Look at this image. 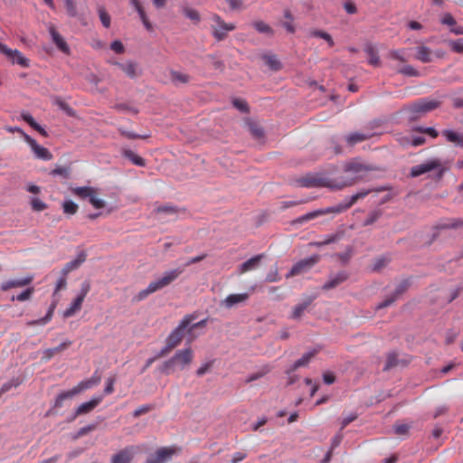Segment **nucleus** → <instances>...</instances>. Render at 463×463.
Listing matches in <instances>:
<instances>
[{"mask_svg": "<svg viewBox=\"0 0 463 463\" xmlns=\"http://www.w3.org/2000/svg\"><path fill=\"white\" fill-rule=\"evenodd\" d=\"M171 80L175 83H187L190 80V77L187 74L173 71H171Z\"/></svg>", "mask_w": 463, "mask_h": 463, "instance_id": "nucleus-46", "label": "nucleus"}, {"mask_svg": "<svg viewBox=\"0 0 463 463\" xmlns=\"http://www.w3.org/2000/svg\"><path fill=\"white\" fill-rule=\"evenodd\" d=\"M102 399V396H95L90 401L81 403L76 409L74 415L71 416L68 420L73 421L78 416L92 411L101 402Z\"/></svg>", "mask_w": 463, "mask_h": 463, "instance_id": "nucleus-16", "label": "nucleus"}, {"mask_svg": "<svg viewBox=\"0 0 463 463\" xmlns=\"http://www.w3.org/2000/svg\"><path fill=\"white\" fill-rule=\"evenodd\" d=\"M312 301L313 298H308L302 303H299L297 306H295L289 317L294 320L300 319L303 317L306 310L311 305Z\"/></svg>", "mask_w": 463, "mask_h": 463, "instance_id": "nucleus-27", "label": "nucleus"}, {"mask_svg": "<svg viewBox=\"0 0 463 463\" xmlns=\"http://www.w3.org/2000/svg\"><path fill=\"white\" fill-rule=\"evenodd\" d=\"M24 141L30 146L35 156L43 160H51L52 158V153L45 147L37 144L29 135H24Z\"/></svg>", "mask_w": 463, "mask_h": 463, "instance_id": "nucleus-15", "label": "nucleus"}, {"mask_svg": "<svg viewBox=\"0 0 463 463\" xmlns=\"http://www.w3.org/2000/svg\"><path fill=\"white\" fill-rule=\"evenodd\" d=\"M49 33L52 36V42L56 47L65 54H70L71 50L65 39L55 30L54 26H50Z\"/></svg>", "mask_w": 463, "mask_h": 463, "instance_id": "nucleus-19", "label": "nucleus"}, {"mask_svg": "<svg viewBox=\"0 0 463 463\" xmlns=\"http://www.w3.org/2000/svg\"><path fill=\"white\" fill-rule=\"evenodd\" d=\"M182 272L183 269L180 268L165 271L162 275V277L151 281L145 289L139 291L134 297V300L137 302L142 301L146 299L149 295L166 288L167 286L172 284L175 279H177V278L182 274Z\"/></svg>", "mask_w": 463, "mask_h": 463, "instance_id": "nucleus-3", "label": "nucleus"}, {"mask_svg": "<svg viewBox=\"0 0 463 463\" xmlns=\"http://www.w3.org/2000/svg\"><path fill=\"white\" fill-rule=\"evenodd\" d=\"M98 13L103 26L105 28H109L110 26V15L108 14V12L103 6H99L98 8Z\"/></svg>", "mask_w": 463, "mask_h": 463, "instance_id": "nucleus-45", "label": "nucleus"}, {"mask_svg": "<svg viewBox=\"0 0 463 463\" xmlns=\"http://www.w3.org/2000/svg\"><path fill=\"white\" fill-rule=\"evenodd\" d=\"M78 204L71 200L64 201L62 203V210L66 214L73 215L78 212Z\"/></svg>", "mask_w": 463, "mask_h": 463, "instance_id": "nucleus-43", "label": "nucleus"}, {"mask_svg": "<svg viewBox=\"0 0 463 463\" xmlns=\"http://www.w3.org/2000/svg\"><path fill=\"white\" fill-rule=\"evenodd\" d=\"M193 357L191 347L178 350L172 358L163 364L161 371L165 374H169L171 367L175 364H180L181 368L184 369L192 363Z\"/></svg>", "mask_w": 463, "mask_h": 463, "instance_id": "nucleus-7", "label": "nucleus"}, {"mask_svg": "<svg viewBox=\"0 0 463 463\" xmlns=\"http://www.w3.org/2000/svg\"><path fill=\"white\" fill-rule=\"evenodd\" d=\"M21 118L24 120L26 123H28L34 130L39 132L43 137L48 136L46 130L43 128H42L29 113L23 112L21 114Z\"/></svg>", "mask_w": 463, "mask_h": 463, "instance_id": "nucleus-29", "label": "nucleus"}, {"mask_svg": "<svg viewBox=\"0 0 463 463\" xmlns=\"http://www.w3.org/2000/svg\"><path fill=\"white\" fill-rule=\"evenodd\" d=\"M71 193L80 199H88L95 209H102L106 206V202L100 198H98V190L94 187H74L71 188Z\"/></svg>", "mask_w": 463, "mask_h": 463, "instance_id": "nucleus-8", "label": "nucleus"}, {"mask_svg": "<svg viewBox=\"0 0 463 463\" xmlns=\"http://www.w3.org/2000/svg\"><path fill=\"white\" fill-rule=\"evenodd\" d=\"M398 364V355L396 353H390L387 355L386 364L383 368V370H389L390 368H392Z\"/></svg>", "mask_w": 463, "mask_h": 463, "instance_id": "nucleus-48", "label": "nucleus"}, {"mask_svg": "<svg viewBox=\"0 0 463 463\" xmlns=\"http://www.w3.org/2000/svg\"><path fill=\"white\" fill-rule=\"evenodd\" d=\"M34 291V288H28L27 289H25L24 291H23L22 293H20L19 295H17L15 297L16 300L20 301V302H23V301H25V300H28L31 298L33 293Z\"/></svg>", "mask_w": 463, "mask_h": 463, "instance_id": "nucleus-56", "label": "nucleus"}, {"mask_svg": "<svg viewBox=\"0 0 463 463\" xmlns=\"http://www.w3.org/2000/svg\"><path fill=\"white\" fill-rule=\"evenodd\" d=\"M51 175H61L63 177H68L69 175V169L67 167H56L53 170H52Z\"/></svg>", "mask_w": 463, "mask_h": 463, "instance_id": "nucleus-61", "label": "nucleus"}, {"mask_svg": "<svg viewBox=\"0 0 463 463\" xmlns=\"http://www.w3.org/2000/svg\"><path fill=\"white\" fill-rule=\"evenodd\" d=\"M86 258L87 254L84 251L80 252L75 260L64 265L61 269V274L67 276L71 271L78 269L86 260Z\"/></svg>", "mask_w": 463, "mask_h": 463, "instance_id": "nucleus-22", "label": "nucleus"}, {"mask_svg": "<svg viewBox=\"0 0 463 463\" xmlns=\"http://www.w3.org/2000/svg\"><path fill=\"white\" fill-rule=\"evenodd\" d=\"M65 7L68 14L71 17H75L77 15V8L75 0H64Z\"/></svg>", "mask_w": 463, "mask_h": 463, "instance_id": "nucleus-52", "label": "nucleus"}, {"mask_svg": "<svg viewBox=\"0 0 463 463\" xmlns=\"http://www.w3.org/2000/svg\"><path fill=\"white\" fill-rule=\"evenodd\" d=\"M21 380L19 378H13L9 382L4 383L0 388V394L9 392L13 387H17L21 384Z\"/></svg>", "mask_w": 463, "mask_h": 463, "instance_id": "nucleus-44", "label": "nucleus"}, {"mask_svg": "<svg viewBox=\"0 0 463 463\" xmlns=\"http://www.w3.org/2000/svg\"><path fill=\"white\" fill-rule=\"evenodd\" d=\"M95 429H96V424H90V425L84 426L78 430V432L72 437V439H78L87 435L89 432L94 430Z\"/></svg>", "mask_w": 463, "mask_h": 463, "instance_id": "nucleus-50", "label": "nucleus"}, {"mask_svg": "<svg viewBox=\"0 0 463 463\" xmlns=\"http://www.w3.org/2000/svg\"><path fill=\"white\" fill-rule=\"evenodd\" d=\"M425 143V137L422 136L411 137V138L406 137L401 141V144L405 146L411 144L413 146H421Z\"/></svg>", "mask_w": 463, "mask_h": 463, "instance_id": "nucleus-42", "label": "nucleus"}, {"mask_svg": "<svg viewBox=\"0 0 463 463\" xmlns=\"http://www.w3.org/2000/svg\"><path fill=\"white\" fill-rule=\"evenodd\" d=\"M442 136L445 137L448 142L452 143L456 146L463 148V133L450 129H445L442 131Z\"/></svg>", "mask_w": 463, "mask_h": 463, "instance_id": "nucleus-24", "label": "nucleus"}, {"mask_svg": "<svg viewBox=\"0 0 463 463\" xmlns=\"http://www.w3.org/2000/svg\"><path fill=\"white\" fill-rule=\"evenodd\" d=\"M463 226V220L460 219H449L444 220L439 222L436 226L437 230H447V229H457Z\"/></svg>", "mask_w": 463, "mask_h": 463, "instance_id": "nucleus-30", "label": "nucleus"}, {"mask_svg": "<svg viewBox=\"0 0 463 463\" xmlns=\"http://www.w3.org/2000/svg\"><path fill=\"white\" fill-rule=\"evenodd\" d=\"M152 409H153V406L150 405V404L142 405V406L137 408L133 411V417L134 418H138L139 416L149 412Z\"/></svg>", "mask_w": 463, "mask_h": 463, "instance_id": "nucleus-55", "label": "nucleus"}, {"mask_svg": "<svg viewBox=\"0 0 463 463\" xmlns=\"http://www.w3.org/2000/svg\"><path fill=\"white\" fill-rule=\"evenodd\" d=\"M233 106L241 112H249V106L243 99H235L232 101Z\"/></svg>", "mask_w": 463, "mask_h": 463, "instance_id": "nucleus-57", "label": "nucleus"}, {"mask_svg": "<svg viewBox=\"0 0 463 463\" xmlns=\"http://www.w3.org/2000/svg\"><path fill=\"white\" fill-rule=\"evenodd\" d=\"M54 308H55V305L52 304L49 307V310H48L47 314L45 315V317H42L40 319L29 321L27 323V325L30 326H37V325H42V326L46 325L48 322L51 321V319L52 317V315H53Z\"/></svg>", "mask_w": 463, "mask_h": 463, "instance_id": "nucleus-33", "label": "nucleus"}, {"mask_svg": "<svg viewBox=\"0 0 463 463\" xmlns=\"http://www.w3.org/2000/svg\"><path fill=\"white\" fill-rule=\"evenodd\" d=\"M175 453V447H162L156 451L153 457L147 458L145 463H165L170 460Z\"/></svg>", "mask_w": 463, "mask_h": 463, "instance_id": "nucleus-13", "label": "nucleus"}, {"mask_svg": "<svg viewBox=\"0 0 463 463\" xmlns=\"http://www.w3.org/2000/svg\"><path fill=\"white\" fill-rule=\"evenodd\" d=\"M365 52L368 55V62L373 66L380 65V58L376 50L373 46H367Z\"/></svg>", "mask_w": 463, "mask_h": 463, "instance_id": "nucleus-38", "label": "nucleus"}, {"mask_svg": "<svg viewBox=\"0 0 463 463\" xmlns=\"http://www.w3.org/2000/svg\"><path fill=\"white\" fill-rule=\"evenodd\" d=\"M370 137L367 134H363L359 132L352 133L346 137V141L350 145H354L356 143L364 141Z\"/></svg>", "mask_w": 463, "mask_h": 463, "instance_id": "nucleus-39", "label": "nucleus"}, {"mask_svg": "<svg viewBox=\"0 0 463 463\" xmlns=\"http://www.w3.org/2000/svg\"><path fill=\"white\" fill-rule=\"evenodd\" d=\"M121 71H123L128 77L135 78L137 75L136 72V64L134 62H127V63H115Z\"/></svg>", "mask_w": 463, "mask_h": 463, "instance_id": "nucleus-37", "label": "nucleus"}, {"mask_svg": "<svg viewBox=\"0 0 463 463\" xmlns=\"http://www.w3.org/2000/svg\"><path fill=\"white\" fill-rule=\"evenodd\" d=\"M156 212L157 213H169V214H175V213H176V209H175V207H174L172 205L165 204V205L157 207L156 209Z\"/></svg>", "mask_w": 463, "mask_h": 463, "instance_id": "nucleus-58", "label": "nucleus"}, {"mask_svg": "<svg viewBox=\"0 0 463 463\" xmlns=\"http://www.w3.org/2000/svg\"><path fill=\"white\" fill-rule=\"evenodd\" d=\"M416 58L421 62H430L431 61V51L426 46H420L417 49Z\"/></svg>", "mask_w": 463, "mask_h": 463, "instance_id": "nucleus-34", "label": "nucleus"}, {"mask_svg": "<svg viewBox=\"0 0 463 463\" xmlns=\"http://www.w3.org/2000/svg\"><path fill=\"white\" fill-rule=\"evenodd\" d=\"M123 156L129 159L135 165L137 166H145L146 161L141 156L134 153L129 149H126L123 151Z\"/></svg>", "mask_w": 463, "mask_h": 463, "instance_id": "nucleus-32", "label": "nucleus"}, {"mask_svg": "<svg viewBox=\"0 0 463 463\" xmlns=\"http://www.w3.org/2000/svg\"><path fill=\"white\" fill-rule=\"evenodd\" d=\"M430 171H435V176L437 179L442 178L445 168L442 165L439 159L433 158L430 159L420 165H417L411 167V177H418L423 174L429 173Z\"/></svg>", "mask_w": 463, "mask_h": 463, "instance_id": "nucleus-6", "label": "nucleus"}, {"mask_svg": "<svg viewBox=\"0 0 463 463\" xmlns=\"http://www.w3.org/2000/svg\"><path fill=\"white\" fill-rule=\"evenodd\" d=\"M348 276L345 272L342 271L332 276L322 287L324 290H329L345 282Z\"/></svg>", "mask_w": 463, "mask_h": 463, "instance_id": "nucleus-26", "label": "nucleus"}, {"mask_svg": "<svg viewBox=\"0 0 463 463\" xmlns=\"http://www.w3.org/2000/svg\"><path fill=\"white\" fill-rule=\"evenodd\" d=\"M0 52L13 63H17L24 68H28L30 65L29 60L25 58L21 52L18 50H12L2 43H0Z\"/></svg>", "mask_w": 463, "mask_h": 463, "instance_id": "nucleus-12", "label": "nucleus"}, {"mask_svg": "<svg viewBox=\"0 0 463 463\" xmlns=\"http://www.w3.org/2000/svg\"><path fill=\"white\" fill-rule=\"evenodd\" d=\"M31 206H32L33 210L36 211V212H42V211L47 209V204L37 197L32 198Z\"/></svg>", "mask_w": 463, "mask_h": 463, "instance_id": "nucleus-49", "label": "nucleus"}, {"mask_svg": "<svg viewBox=\"0 0 463 463\" xmlns=\"http://www.w3.org/2000/svg\"><path fill=\"white\" fill-rule=\"evenodd\" d=\"M71 345V341L66 340L60 344L58 346L54 348H48L43 351V355L42 357V360L43 361H49L52 359L55 354L63 352L65 349H67L69 346Z\"/></svg>", "mask_w": 463, "mask_h": 463, "instance_id": "nucleus-25", "label": "nucleus"}, {"mask_svg": "<svg viewBox=\"0 0 463 463\" xmlns=\"http://www.w3.org/2000/svg\"><path fill=\"white\" fill-rule=\"evenodd\" d=\"M263 257V254H259L249 259L239 267V272L241 274H243L245 272L256 269L260 266V263Z\"/></svg>", "mask_w": 463, "mask_h": 463, "instance_id": "nucleus-23", "label": "nucleus"}, {"mask_svg": "<svg viewBox=\"0 0 463 463\" xmlns=\"http://www.w3.org/2000/svg\"><path fill=\"white\" fill-rule=\"evenodd\" d=\"M207 325V318H204L197 323L190 324V326L187 327V334L189 335L188 343L191 344L195 338L196 335H194V330L195 328H203Z\"/></svg>", "mask_w": 463, "mask_h": 463, "instance_id": "nucleus-35", "label": "nucleus"}, {"mask_svg": "<svg viewBox=\"0 0 463 463\" xmlns=\"http://www.w3.org/2000/svg\"><path fill=\"white\" fill-rule=\"evenodd\" d=\"M408 288H409L408 281L405 280V281L401 282L395 288V291L393 292V294L392 296L388 297L386 299H384L380 304H378L376 308L382 309V308L389 307L390 305L394 303L396 301V299L399 298V296L403 294L407 290Z\"/></svg>", "mask_w": 463, "mask_h": 463, "instance_id": "nucleus-17", "label": "nucleus"}, {"mask_svg": "<svg viewBox=\"0 0 463 463\" xmlns=\"http://www.w3.org/2000/svg\"><path fill=\"white\" fill-rule=\"evenodd\" d=\"M182 12L184 14V16L191 21H193L194 24H198L201 20L200 14L197 10L193 9L188 6H183Z\"/></svg>", "mask_w": 463, "mask_h": 463, "instance_id": "nucleus-36", "label": "nucleus"}, {"mask_svg": "<svg viewBox=\"0 0 463 463\" xmlns=\"http://www.w3.org/2000/svg\"><path fill=\"white\" fill-rule=\"evenodd\" d=\"M110 48H111V50H113L117 53H122L124 52V50H125L124 45L122 44V43L120 41H118V40H116V41L111 43Z\"/></svg>", "mask_w": 463, "mask_h": 463, "instance_id": "nucleus-63", "label": "nucleus"}, {"mask_svg": "<svg viewBox=\"0 0 463 463\" xmlns=\"http://www.w3.org/2000/svg\"><path fill=\"white\" fill-rule=\"evenodd\" d=\"M371 192H372V190H362V191L356 193L355 194L352 195L346 202L341 203L335 206L322 208V209H318V210H315L313 212L307 213L297 218L296 220H294L292 222V223L293 224H303L308 221H311L317 217H319V216H322L325 214L341 213L348 210L349 208H351L359 199L364 198Z\"/></svg>", "mask_w": 463, "mask_h": 463, "instance_id": "nucleus-2", "label": "nucleus"}, {"mask_svg": "<svg viewBox=\"0 0 463 463\" xmlns=\"http://www.w3.org/2000/svg\"><path fill=\"white\" fill-rule=\"evenodd\" d=\"M249 298V293L230 294L221 302V305L225 308L230 309L237 305L245 303Z\"/></svg>", "mask_w": 463, "mask_h": 463, "instance_id": "nucleus-18", "label": "nucleus"}, {"mask_svg": "<svg viewBox=\"0 0 463 463\" xmlns=\"http://www.w3.org/2000/svg\"><path fill=\"white\" fill-rule=\"evenodd\" d=\"M250 134L256 138H261L264 135L263 128L253 121L247 122Z\"/></svg>", "mask_w": 463, "mask_h": 463, "instance_id": "nucleus-40", "label": "nucleus"}, {"mask_svg": "<svg viewBox=\"0 0 463 463\" xmlns=\"http://www.w3.org/2000/svg\"><path fill=\"white\" fill-rule=\"evenodd\" d=\"M33 280V275H28L23 279H10V280H7V281H5L4 283H2L1 289L3 291H7L13 288H22V287L31 284Z\"/></svg>", "mask_w": 463, "mask_h": 463, "instance_id": "nucleus-20", "label": "nucleus"}, {"mask_svg": "<svg viewBox=\"0 0 463 463\" xmlns=\"http://www.w3.org/2000/svg\"><path fill=\"white\" fill-rule=\"evenodd\" d=\"M90 290V282H88V281L83 282L81 284L80 293L79 294L78 297L81 298L84 300V298H86V296L88 295Z\"/></svg>", "mask_w": 463, "mask_h": 463, "instance_id": "nucleus-62", "label": "nucleus"}, {"mask_svg": "<svg viewBox=\"0 0 463 463\" xmlns=\"http://www.w3.org/2000/svg\"><path fill=\"white\" fill-rule=\"evenodd\" d=\"M440 22L449 27L450 33L456 35H463V26L457 24L456 20L450 14H445Z\"/></svg>", "mask_w": 463, "mask_h": 463, "instance_id": "nucleus-21", "label": "nucleus"}, {"mask_svg": "<svg viewBox=\"0 0 463 463\" xmlns=\"http://www.w3.org/2000/svg\"><path fill=\"white\" fill-rule=\"evenodd\" d=\"M100 380V375L98 373V372H95L90 379L81 381L80 383H78V385H76L72 389L61 392L56 397L54 406L56 408H61L63 406L65 400L71 399L80 392L99 384Z\"/></svg>", "mask_w": 463, "mask_h": 463, "instance_id": "nucleus-4", "label": "nucleus"}, {"mask_svg": "<svg viewBox=\"0 0 463 463\" xmlns=\"http://www.w3.org/2000/svg\"><path fill=\"white\" fill-rule=\"evenodd\" d=\"M83 299L81 298L77 297L74 301L71 304V306L64 311L63 316L65 317H72L76 312H78L82 306Z\"/></svg>", "mask_w": 463, "mask_h": 463, "instance_id": "nucleus-31", "label": "nucleus"}, {"mask_svg": "<svg viewBox=\"0 0 463 463\" xmlns=\"http://www.w3.org/2000/svg\"><path fill=\"white\" fill-rule=\"evenodd\" d=\"M196 318V313L188 314L183 317L179 325L170 333L165 340L169 344L170 348H175L181 344L184 336V333H187V327Z\"/></svg>", "mask_w": 463, "mask_h": 463, "instance_id": "nucleus-5", "label": "nucleus"}, {"mask_svg": "<svg viewBox=\"0 0 463 463\" xmlns=\"http://www.w3.org/2000/svg\"><path fill=\"white\" fill-rule=\"evenodd\" d=\"M371 168L358 160H352L345 164L344 167L345 175L331 177L321 175H307L299 180L303 187H327L332 190H341L351 186L364 178V173Z\"/></svg>", "mask_w": 463, "mask_h": 463, "instance_id": "nucleus-1", "label": "nucleus"}, {"mask_svg": "<svg viewBox=\"0 0 463 463\" xmlns=\"http://www.w3.org/2000/svg\"><path fill=\"white\" fill-rule=\"evenodd\" d=\"M56 104L62 110H64L69 116H73L74 115L73 109L66 102H64V101H62L61 99H57Z\"/></svg>", "mask_w": 463, "mask_h": 463, "instance_id": "nucleus-60", "label": "nucleus"}, {"mask_svg": "<svg viewBox=\"0 0 463 463\" xmlns=\"http://www.w3.org/2000/svg\"><path fill=\"white\" fill-rule=\"evenodd\" d=\"M316 353H317L316 351H311V352L305 354L301 358L297 360L290 366V368L287 371V373H291L294 371H296L298 368L306 366L310 362V360L315 356Z\"/></svg>", "mask_w": 463, "mask_h": 463, "instance_id": "nucleus-28", "label": "nucleus"}, {"mask_svg": "<svg viewBox=\"0 0 463 463\" xmlns=\"http://www.w3.org/2000/svg\"><path fill=\"white\" fill-rule=\"evenodd\" d=\"M270 371V368L269 366L266 365L264 366L260 372L258 373H252L250 374L248 379H247V383H250V382H253L255 380H258L260 379V377L264 376L265 374H267Z\"/></svg>", "mask_w": 463, "mask_h": 463, "instance_id": "nucleus-53", "label": "nucleus"}, {"mask_svg": "<svg viewBox=\"0 0 463 463\" xmlns=\"http://www.w3.org/2000/svg\"><path fill=\"white\" fill-rule=\"evenodd\" d=\"M440 105V101L430 99H420L418 101L411 104L408 107V109L414 114V117L418 115L425 114L430 112Z\"/></svg>", "mask_w": 463, "mask_h": 463, "instance_id": "nucleus-10", "label": "nucleus"}, {"mask_svg": "<svg viewBox=\"0 0 463 463\" xmlns=\"http://www.w3.org/2000/svg\"><path fill=\"white\" fill-rule=\"evenodd\" d=\"M394 431L397 435H405L409 431V426L407 424L395 425Z\"/></svg>", "mask_w": 463, "mask_h": 463, "instance_id": "nucleus-64", "label": "nucleus"}, {"mask_svg": "<svg viewBox=\"0 0 463 463\" xmlns=\"http://www.w3.org/2000/svg\"><path fill=\"white\" fill-rule=\"evenodd\" d=\"M265 63L273 71H279L281 68L279 61L275 55H265L263 56Z\"/></svg>", "mask_w": 463, "mask_h": 463, "instance_id": "nucleus-41", "label": "nucleus"}, {"mask_svg": "<svg viewBox=\"0 0 463 463\" xmlns=\"http://www.w3.org/2000/svg\"><path fill=\"white\" fill-rule=\"evenodd\" d=\"M397 71L399 73H402L403 75H406V76H411V77H417L419 76V72L416 69H414L412 66L411 65H405L400 69H397Z\"/></svg>", "mask_w": 463, "mask_h": 463, "instance_id": "nucleus-47", "label": "nucleus"}, {"mask_svg": "<svg viewBox=\"0 0 463 463\" xmlns=\"http://www.w3.org/2000/svg\"><path fill=\"white\" fill-rule=\"evenodd\" d=\"M212 21L213 22L211 25L213 35L217 41L224 40L227 37L228 33L236 28L234 24L225 23L218 14H213L212 16Z\"/></svg>", "mask_w": 463, "mask_h": 463, "instance_id": "nucleus-9", "label": "nucleus"}, {"mask_svg": "<svg viewBox=\"0 0 463 463\" xmlns=\"http://www.w3.org/2000/svg\"><path fill=\"white\" fill-rule=\"evenodd\" d=\"M138 451V446H128L111 457V463H130Z\"/></svg>", "mask_w": 463, "mask_h": 463, "instance_id": "nucleus-14", "label": "nucleus"}, {"mask_svg": "<svg viewBox=\"0 0 463 463\" xmlns=\"http://www.w3.org/2000/svg\"><path fill=\"white\" fill-rule=\"evenodd\" d=\"M254 27L260 33H268V34L273 33V31L270 28V26L269 24H265L264 22L260 21V22L254 23Z\"/></svg>", "mask_w": 463, "mask_h": 463, "instance_id": "nucleus-51", "label": "nucleus"}, {"mask_svg": "<svg viewBox=\"0 0 463 463\" xmlns=\"http://www.w3.org/2000/svg\"><path fill=\"white\" fill-rule=\"evenodd\" d=\"M115 377H109L106 382V386L104 389L105 394H111L114 392V383H115Z\"/></svg>", "mask_w": 463, "mask_h": 463, "instance_id": "nucleus-59", "label": "nucleus"}, {"mask_svg": "<svg viewBox=\"0 0 463 463\" xmlns=\"http://www.w3.org/2000/svg\"><path fill=\"white\" fill-rule=\"evenodd\" d=\"M320 260L319 255H313L309 258L303 259L293 265L287 278L295 277L309 270Z\"/></svg>", "mask_w": 463, "mask_h": 463, "instance_id": "nucleus-11", "label": "nucleus"}, {"mask_svg": "<svg viewBox=\"0 0 463 463\" xmlns=\"http://www.w3.org/2000/svg\"><path fill=\"white\" fill-rule=\"evenodd\" d=\"M449 45L453 52L463 54V41L461 39L449 41Z\"/></svg>", "mask_w": 463, "mask_h": 463, "instance_id": "nucleus-54", "label": "nucleus"}]
</instances>
